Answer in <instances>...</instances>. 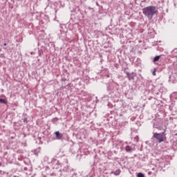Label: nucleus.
<instances>
[{"instance_id":"obj_6","label":"nucleus","mask_w":177,"mask_h":177,"mask_svg":"<svg viewBox=\"0 0 177 177\" xmlns=\"http://www.w3.org/2000/svg\"><path fill=\"white\" fill-rule=\"evenodd\" d=\"M114 175L115 176H118L121 174V170L120 169H117L115 171L113 172Z\"/></svg>"},{"instance_id":"obj_12","label":"nucleus","mask_w":177,"mask_h":177,"mask_svg":"<svg viewBox=\"0 0 177 177\" xmlns=\"http://www.w3.org/2000/svg\"><path fill=\"white\" fill-rule=\"evenodd\" d=\"M0 167H2V163L0 162Z\"/></svg>"},{"instance_id":"obj_3","label":"nucleus","mask_w":177,"mask_h":177,"mask_svg":"<svg viewBox=\"0 0 177 177\" xmlns=\"http://www.w3.org/2000/svg\"><path fill=\"white\" fill-rule=\"evenodd\" d=\"M55 136H56V138L58 140H60V139H62V138H63V134L60 133V132L59 131H56L55 133Z\"/></svg>"},{"instance_id":"obj_10","label":"nucleus","mask_w":177,"mask_h":177,"mask_svg":"<svg viewBox=\"0 0 177 177\" xmlns=\"http://www.w3.org/2000/svg\"><path fill=\"white\" fill-rule=\"evenodd\" d=\"M174 53H176V50H173V54H174Z\"/></svg>"},{"instance_id":"obj_9","label":"nucleus","mask_w":177,"mask_h":177,"mask_svg":"<svg viewBox=\"0 0 177 177\" xmlns=\"http://www.w3.org/2000/svg\"><path fill=\"white\" fill-rule=\"evenodd\" d=\"M153 75H156V70L153 72Z\"/></svg>"},{"instance_id":"obj_2","label":"nucleus","mask_w":177,"mask_h":177,"mask_svg":"<svg viewBox=\"0 0 177 177\" xmlns=\"http://www.w3.org/2000/svg\"><path fill=\"white\" fill-rule=\"evenodd\" d=\"M164 133H165V131L161 133H153V138L158 140V143H162V142H165V140H167V137Z\"/></svg>"},{"instance_id":"obj_13","label":"nucleus","mask_w":177,"mask_h":177,"mask_svg":"<svg viewBox=\"0 0 177 177\" xmlns=\"http://www.w3.org/2000/svg\"><path fill=\"white\" fill-rule=\"evenodd\" d=\"M24 121H26V119H25V120H24Z\"/></svg>"},{"instance_id":"obj_15","label":"nucleus","mask_w":177,"mask_h":177,"mask_svg":"<svg viewBox=\"0 0 177 177\" xmlns=\"http://www.w3.org/2000/svg\"><path fill=\"white\" fill-rule=\"evenodd\" d=\"M24 121H26V119H25V120H24Z\"/></svg>"},{"instance_id":"obj_8","label":"nucleus","mask_w":177,"mask_h":177,"mask_svg":"<svg viewBox=\"0 0 177 177\" xmlns=\"http://www.w3.org/2000/svg\"><path fill=\"white\" fill-rule=\"evenodd\" d=\"M138 177H145V174H143L142 173H138Z\"/></svg>"},{"instance_id":"obj_11","label":"nucleus","mask_w":177,"mask_h":177,"mask_svg":"<svg viewBox=\"0 0 177 177\" xmlns=\"http://www.w3.org/2000/svg\"><path fill=\"white\" fill-rule=\"evenodd\" d=\"M3 46H6V43H4V44H3Z\"/></svg>"},{"instance_id":"obj_7","label":"nucleus","mask_w":177,"mask_h":177,"mask_svg":"<svg viewBox=\"0 0 177 177\" xmlns=\"http://www.w3.org/2000/svg\"><path fill=\"white\" fill-rule=\"evenodd\" d=\"M0 103H3L4 104H6L8 102H6V100L0 98Z\"/></svg>"},{"instance_id":"obj_4","label":"nucleus","mask_w":177,"mask_h":177,"mask_svg":"<svg viewBox=\"0 0 177 177\" xmlns=\"http://www.w3.org/2000/svg\"><path fill=\"white\" fill-rule=\"evenodd\" d=\"M161 57V55H158L153 58V62L156 63V62H158Z\"/></svg>"},{"instance_id":"obj_1","label":"nucleus","mask_w":177,"mask_h":177,"mask_svg":"<svg viewBox=\"0 0 177 177\" xmlns=\"http://www.w3.org/2000/svg\"><path fill=\"white\" fill-rule=\"evenodd\" d=\"M158 12V8L154 6H149L148 7H145L142 9V13L148 17L149 20H151L154 15H157Z\"/></svg>"},{"instance_id":"obj_5","label":"nucleus","mask_w":177,"mask_h":177,"mask_svg":"<svg viewBox=\"0 0 177 177\" xmlns=\"http://www.w3.org/2000/svg\"><path fill=\"white\" fill-rule=\"evenodd\" d=\"M126 151H133V149L130 146H127L125 148Z\"/></svg>"},{"instance_id":"obj_14","label":"nucleus","mask_w":177,"mask_h":177,"mask_svg":"<svg viewBox=\"0 0 177 177\" xmlns=\"http://www.w3.org/2000/svg\"><path fill=\"white\" fill-rule=\"evenodd\" d=\"M24 121H26V119H25V120H24Z\"/></svg>"}]
</instances>
